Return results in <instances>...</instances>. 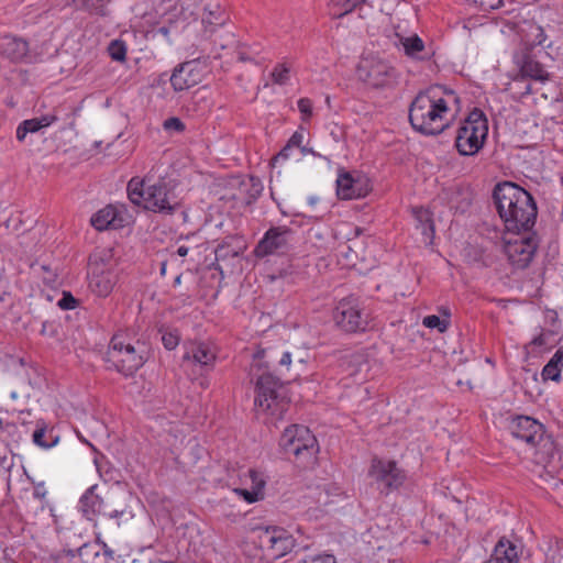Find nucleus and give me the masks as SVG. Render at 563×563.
I'll return each mask as SVG.
<instances>
[{
    "instance_id": "obj_1",
    "label": "nucleus",
    "mask_w": 563,
    "mask_h": 563,
    "mask_svg": "<svg viewBox=\"0 0 563 563\" xmlns=\"http://www.w3.org/2000/svg\"><path fill=\"white\" fill-rule=\"evenodd\" d=\"M154 173L158 179L153 185L146 186L150 179H140L137 177H133L128 183L129 199L132 203L144 209L172 214L174 206L170 202V196L176 186V168L174 166L173 152L169 151L164 154L155 166Z\"/></svg>"
},
{
    "instance_id": "obj_2",
    "label": "nucleus",
    "mask_w": 563,
    "mask_h": 563,
    "mask_svg": "<svg viewBox=\"0 0 563 563\" xmlns=\"http://www.w3.org/2000/svg\"><path fill=\"white\" fill-rule=\"evenodd\" d=\"M500 218L510 231H529L536 223L537 206L532 196L523 188L504 183L493 194Z\"/></svg>"
},
{
    "instance_id": "obj_3",
    "label": "nucleus",
    "mask_w": 563,
    "mask_h": 563,
    "mask_svg": "<svg viewBox=\"0 0 563 563\" xmlns=\"http://www.w3.org/2000/svg\"><path fill=\"white\" fill-rule=\"evenodd\" d=\"M448 111V102L441 96V88L431 87L420 92L411 102L409 121L416 131L435 135L445 129L444 115Z\"/></svg>"
},
{
    "instance_id": "obj_4",
    "label": "nucleus",
    "mask_w": 563,
    "mask_h": 563,
    "mask_svg": "<svg viewBox=\"0 0 563 563\" xmlns=\"http://www.w3.org/2000/svg\"><path fill=\"white\" fill-rule=\"evenodd\" d=\"M146 356L147 346L144 342L118 333L112 336L104 360L109 368L130 376L143 366Z\"/></svg>"
},
{
    "instance_id": "obj_5",
    "label": "nucleus",
    "mask_w": 563,
    "mask_h": 563,
    "mask_svg": "<svg viewBox=\"0 0 563 563\" xmlns=\"http://www.w3.org/2000/svg\"><path fill=\"white\" fill-rule=\"evenodd\" d=\"M488 134V122L484 113L474 109L461 123L455 146L461 155L472 156L483 147Z\"/></svg>"
},
{
    "instance_id": "obj_6",
    "label": "nucleus",
    "mask_w": 563,
    "mask_h": 563,
    "mask_svg": "<svg viewBox=\"0 0 563 563\" xmlns=\"http://www.w3.org/2000/svg\"><path fill=\"white\" fill-rule=\"evenodd\" d=\"M282 389L283 385L277 377L269 373L261 375L256 382L255 405L263 411L269 412L272 416H278V419H280L288 405L280 394Z\"/></svg>"
},
{
    "instance_id": "obj_7",
    "label": "nucleus",
    "mask_w": 563,
    "mask_h": 563,
    "mask_svg": "<svg viewBox=\"0 0 563 563\" xmlns=\"http://www.w3.org/2000/svg\"><path fill=\"white\" fill-rule=\"evenodd\" d=\"M279 445L285 453L295 456L313 457L318 452L316 437L310 430L300 424H292L286 428L280 437Z\"/></svg>"
},
{
    "instance_id": "obj_8",
    "label": "nucleus",
    "mask_w": 563,
    "mask_h": 563,
    "mask_svg": "<svg viewBox=\"0 0 563 563\" xmlns=\"http://www.w3.org/2000/svg\"><path fill=\"white\" fill-rule=\"evenodd\" d=\"M357 77L373 88H385L395 81L396 70L386 60L368 56L361 59Z\"/></svg>"
},
{
    "instance_id": "obj_9",
    "label": "nucleus",
    "mask_w": 563,
    "mask_h": 563,
    "mask_svg": "<svg viewBox=\"0 0 563 563\" xmlns=\"http://www.w3.org/2000/svg\"><path fill=\"white\" fill-rule=\"evenodd\" d=\"M205 14L199 23H195L192 27L186 24L183 27V36L192 45H198L203 38L214 31V26L225 23L227 16L224 10L219 3H208L203 8Z\"/></svg>"
},
{
    "instance_id": "obj_10",
    "label": "nucleus",
    "mask_w": 563,
    "mask_h": 563,
    "mask_svg": "<svg viewBox=\"0 0 563 563\" xmlns=\"http://www.w3.org/2000/svg\"><path fill=\"white\" fill-rule=\"evenodd\" d=\"M333 320L340 329L350 333L363 331L367 325V314L354 297L339 301L333 311Z\"/></svg>"
},
{
    "instance_id": "obj_11",
    "label": "nucleus",
    "mask_w": 563,
    "mask_h": 563,
    "mask_svg": "<svg viewBox=\"0 0 563 563\" xmlns=\"http://www.w3.org/2000/svg\"><path fill=\"white\" fill-rule=\"evenodd\" d=\"M258 542L261 548L273 560L285 556L296 545L294 537L280 527H258Z\"/></svg>"
},
{
    "instance_id": "obj_12",
    "label": "nucleus",
    "mask_w": 563,
    "mask_h": 563,
    "mask_svg": "<svg viewBox=\"0 0 563 563\" xmlns=\"http://www.w3.org/2000/svg\"><path fill=\"white\" fill-rule=\"evenodd\" d=\"M537 250V240L533 234L518 235L504 244V253L508 262L518 269L526 268Z\"/></svg>"
},
{
    "instance_id": "obj_13",
    "label": "nucleus",
    "mask_w": 563,
    "mask_h": 563,
    "mask_svg": "<svg viewBox=\"0 0 563 563\" xmlns=\"http://www.w3.org/2000/svg\"><path fill=\"white\" fill-rule=\"evenodd\" d=\"M368 475L382 490L396 489L405 481V474L398 468L396 462L379 459H373Z\"/></svg>"
},
{
    "instance_id": "obj_14",
    "label": "nucleus",
    "mask_w": 563,
    "mask_h": 563,
    "mask_svg": "<svg viewBox=\"0 0 563 563\" xmlns=\"http://www.w3.org/2000/svg\"><path fill=\"white\" fill-rule=\"evenodd\" d=\"M291 235V230L286 227L271 228L257 243L254 254L257 257L283 254L289 247Z\"/></svg>"
},
{
    "instance_id": "obj_15",
    "label": "nucleus",
    "mask_w": 563,
    "mask_h": 563,
    "mask_svg": "<svg viewBox=\"0 0 563 563\" xmlns=\"http://www.w3.org/2000/svg\"><path fill=\"white\" fill-rule=\"evenodd\" d=\"M183 366H194L200 374L209 372L216 361L214 350L205 342H186L184 345Z\"/></svg>"
},
{
    "instance_id": "obj_16",
    "label": "nucleus",
    "mask_w": 563,
    "mask_h": 563,
    "mask_svg": "<svg viewBox=\"0 0 563 563\" xmlns=\"http://www.w3.org/2000/svg\"><path fill=\"white\" fill-rule=\"evenodd\" d=\"M510 431L515 438L532 446L540 443L544 434L543 426L527 416H520L514 419L510 426Z\"/></svg>"
},
{
    "instance_id": "obj_17",
    "label": "nucleus",
    "mask_w": 563,
    "mask_h": 563,
    "mask_svg": "<svg viewBox=\"0 0 563 563\" xmlns=\"http://www.w3.org/2000/svg\"><path fill=\"white\" fill-rule=\"evenodd\" d=\"M97 485L89 487L79 500V508L88 520H93L98 515L108 516L109 518H118L125 512L124 508L108 511L103 500L95 492Z\"/></svg>"
},
{
    "instance_id": "obj_18",
    "label": "nucleus",
    "mask_w": 563,
    "mask_h": 563,
    "mask_svg": "<svg viewBox=\"0 0 563 563\" xmlns=\"http://www.w3.org/2000/svg\"><path fill=\"white\" fill-rule=\"evenodd\" d=\"M371 190L368 180L364 177L354 178L347 172H341L336 179V194L340 199H358Z\"/></svg>"
},
{
    "instance_id": "obj_19",
    "label": "nucleus",
    "mask_w": 563,
    "mask_h": 563,
    "mask_svg": "<svg viewBox=\"0 0 563 563\" xmlns=\"http://www.w3.org/2000/svg\"><path fill=\"white\" fill-rule=\"evenodd\" d=\"M117 283V275L106 269L101 264H95L90 268L89 288L99 296L107 297L113 289Z\"/></svg>"
},
{
    "instance_id": "obj_20",
    "label": "nucleus",
    "mask_w": 563,
    "mask_h": 563,
    "mask_svg": "<svg viewBox=\"0 0 563 563\" xmlns=\"http://www.w3.org/2000/svg\"><path fill=\"white\" fill-rule=\"evenodd\" d=\"M0 54L12 63H31L29 43L15 36H4L0 43Z\"/></svg>"
},
{
    "instance_id": "obj_21",
    "label": "nucleus",
    "mask_w": 563,
    "mask_h": 563,
    "mask_svg": "<svg viewBox=\"0 0 563 563\" xmlns=\"http://www.w3.org/2000/svg\"><path fill=\"white\" fill-rule=\"evenodd\" d=\"M506 91H508L512 99L515 100H523L531 93H541V97L544 100L551 99L556 100L553 96H549L547 92L541 91L539 87H534L531 84V80L526 78L525 76L518 74L506 87Z\"/></svg>"
},
{
    "instance_id": "obj_22",
    "label": "nucleus",
    "mask_w": 563,
    "mask_h": 563,
    "mask_svg": "<svg viewBox=\"0 0 563 563\" xmlns=\"http://www.w3.org/2000/svg\"><path fill=\"white\" fill-rule=\"evenodd\" d=\"M247 481H250V484H251L250 489L235 488L234 493L238 494L239 496H241L249 504H252V503L263 499V497H264L263 490H264V487L266 484L263 475L255 470H250L245 482L247 483Z\"/></svg>"
},
{
    "instance_id": "obj_23",
    "label": "nucleus",
    "mask_w": 563,
    "mask_h": 563,
    "mask_svg": "<svg viewBox=\"0 0 563 563\" xmlns=\"http://www.w3.org/2000/svg\"><path fill=\"white\" fill-rule=\"evenodd\" d=\"M122 221L117 208L111 205L96 212L90 219L91 225L99 231L117 229Z\"/></svg>"
},
{
    "instance_id": "obj_24",
    "label": "nucleus",
    "mask_w": 563,
    "mask_h": 563,
    "mask_svg": "<svg viewBox=\"0 0 563 563\" xmlns=\"http://www.w3.org/2000/svg\"><path fill=\"white\" fill-rule=\"evenodd\" d=\"M32 441L36 446L47 450L58 444L59 435L54 432L53 427H49L46 421L40 419L35 422Z\"/></svg>"
},
{
    "instance_id": "obj_25",
    "label": "nucleus",
    "mask_w": 563,
    "mask_h": 563,
    "mask_svg": "<svg viewBox=\"0 0 563 563\" xmlns=\"http://www.w3.org/2000/svg\"><path fill=\"white\" fill-rule=\"evenodd\" d=\"M245 249L243 241L236 236H227L216 249V260L218 263H227L236 258Z\"/></svg>"
},
{
    "instance_id": "obj_26",
    "label": "nucleus",
    "mask_w": 563,
    "mask_h": 563,
    "mask_svg": "<svg viewBox=\"0 0 563 563\" xmlns=\"http://www.w3.org/2000/svg\"><path fill=\"white\" fill-rule=\"evenodd\" d=\"M396 36L408 57L419 60L428 57L424 42L417 34L401 35L396 33Z\"/></svg>"
},
{
    "instance_id": "obj_27",
    "label": "nucleus",
    "mask_w": 563,
    "mask_h": 563,
    "mask_svg": "<svg viewBox=\"0 0 563 563\" xmlns=\"http://www.w3.org/2000/svg\"><path fill=\"white\" fill-rule=\"evenodd\" d=\"M57 120L55 114H46L21 122L16 129V139L22 142L29 133H36L41 129L49 126Z\"/></svg>"
},
{
    "instance_id": "obj_28",
    "label": "nucleus",
    "mask_w": 563,
    "mask_h": 563,
    "mask_svg": "<svg viewBox=\"0 0 563 563\" xmlns=\"http://www.w3.org/2000/svg\"><path fill=\"white\" fill-rule=\"evenodd\" d=\"M486 563H519L516 547L505 538H501L494 549V553Z\"/></svg>"
},
{
    "instance_id": "obj_29",
    "label": "nucleus",
    "mask_w": 563,
    "mask_h": 563,
    "mask_svg": "<svg viewBox=\"0 0 563 563\" xmlns=\"http://www.w3.org/2000/svg\"><path fill=\"white\" fill-rule=\"evenodd\" d=\"M519 74L539 84H544L549 78L544 67L529 55L523 57Z\"/></svg>"
},
{
    "instance_id": "obj_30",
    "label": "nucleus",
    "mask_w": 563,
    "mask_h": 563,
    "mask_svg": "<svg viewBox=\"0 0 563 563\" xmlns=\"http://www.w3.org/2000/svg\"><path fill=\"white\" fill-rule=\"evenodd\" d=\"M239 192L231 196L232 199L239 200L245 203H251L253 199H256L262 192V184L260 179L250 177L247 180L238 181Z\"/></svg>"
},
{
    "instance_id": "obj_31",
    "label": "nucleus",
    "mask_w": 563,
    "mask_h": 563,
    "mask_svg": "<svg viewBox=\"0 0 563 563\" xmlns=\"http://www.w3.org/2000/svg\"><path fill=\"white\" fill-rule=\"evenodd\" d=\"M157 330L161 334V340L166 350H174L176 347V334L173 324V312L163 314L157 321Z\"/></svg>"
},
{
    "instance_id": "obj_32",
    "label": "nucleus",
    "mask_w": 563,
    "mask_h": 563,
    "mask_svg": "<svg viewBox=\"0 0 563 563\" xmlns=\"http://www.w3.org/2000/svg\"><path fill=\"white\" fill-rule=\"evenodd\" d=\"M412 212L417 222V228L423 235V242L426 244H430L434 236V225L429 210L423 208H416Z\"/></svg>"
},
{
    "instance_id": "obj_33",
    "label": "nucleus",
    "mask_w": 563,
    "mask_h": 563,
    "mask_svg": "<svg viewBox=\"0 0 563 563\" xmlns=\"http://www.w3.org/2000/svg\"><path fill=\"white\" fill-rule=\"evenodd\" d=\"M563 368V351L558 350L542 369L541 376L543 380H561V372Z\"/></svg>"
},
{
    "instance_id": "obj_34",
    "label": "nucleus",
    "mask_w": 563,
    "mask_h": 563,
    "mask_svg": "<svg viewBox=\"0 0 563 563\" xmlns=\"http://www.w3.org/2000/svg\"><path fill=\"white\" fill-rule=\"evenodd\" d=\"M201 0H178V22L187 21L191 19L192 21L188 22L190 24L189 27H192L195 23H199L197 20L198 13L200 10Z\"/></svg>"
},
{
    "instance_id": "obj_35",
    "label": "nucleus",
    "mask_w": 563,
    "mask_h": 563,
    "mask_svg": "<svg viewBox=\"0 0 563 563\" xmlns=\"http://www.w3.org/2000/svg\"><path fill=\"white\" fill-rule=\"evenodd\" d=\"M271 78L276 85H287L290 80V66L286 63L277 64L271 73Z\"/></svg>"
},
{
    "instance_id": "obj_36",
    "label": "nucleus",
    "mask_w": 563,
    "mask_h": 563,
    "mask_svg": "<svg viewBox=\"0 0 563 563\" xmlns=\"http://www.w3.org/2000/svg\"><path fill=\"white\" fill-rule=\"evenodd\" d=\"M88 548V544H82L77 550L64 551L59 556L57 563H85L82 560V552Z\"/></svg>"
},
{
    "instance_id": "obj_37",
    "label": "nucleus",
    "mask_w": 563,
    "mask_h": 563,
    "mask_svg": "<svg viewBox=\"0 0 563 563\" xmlns=\"http://www.w3.org/2000/svg\"><path fill=\"white\" fill-rule=\"evenodd\" d=\"M422 324L429 329H437L439 332L443 333L448 330L450 321L449 319H440L435 314L427 316L422 320Z\"/></svg>"
},
{
    "instance_id": "obj_38",
    "label": "nucleus",
    "mask_w": 563,
    "mask_h": 563,
    "mask_svg": "<svg viewBox=\"0 0 563 563\" xmlns=\"http://www.w3.org/2000/svg\"><path fill=\"white\" fill-rule=\"evenodd\" d=\"M563 554L559 541L550 543L545 552V563H562Z\"/></svg>"
},
{
    "instance_id": "obj_39",
    "label": "nucleus",
    "mask_w": 563,
    "mask_h": 563,
    "mask_svg": "<svg viewBox=\"0 0 563 563\" xmlns=\"http://www.w3.org/2000/svg\"><path fill=\"white\" fill-rule=\"evenodd\" d=\"M365 2L366 0H335L334 4L342 8V12L338 16L342 18L343 15L351 13L356 7Z\"/></svg>"
},
{
    "instance_id": "obj_40",
    "label": "nucleus",
    "mask_w": 563,
    "mask_h": 563,
    "mask_svg": "<svg viewBox=\"0 0 563 563\" xmlns=\"http://www.w3.org/2000/svg\"><path fill=\"white\" fill-rule=\"evenodd\" d=\"M297 104L302 121H308L312 117V101L309 98H300Z\"/></svg>"
},
{
    "instance_id": "obj_41",
    "label": "nucleus",
    "mask_w": 563,
    "mask_h": 563,
    "mask_svg": "<svg viewBox=\"0 0 563 563\" xmlns=\"http://www.w3.org/2000/svg\"><path fill=\"white\" fill-rule=\"evenodd\" d=\"M110 56L114 60H123L125 58V47L122 43L117 41L112 42L109 46Z\"/></svg>"
},
{
    "instance_id": "obj_42",
    "label": "nucleus",
    "mask_w": 563,
    "mask_h": 563,
    "mask_svg": "<svg viewBox=\"0 0 563 563\" xmlns=\"http://www.w3.org/2000/svg\"><path fill=\"white\" fill-rule=\"evenodd\" d=\"M299 563H336V560L334 555L324 553L307 558Z\"/></svg>"
},
{
    "instance_id": "obj_43",
    "label": "nucleus",
    "mask_w": 563,
    "mask_h": 563,
    "mask_svg": "<svg viewBox=\"0 0 563 563\" xmlns=\"http://www.w3.org/2000/svg\"><path fill=\"white\" fill-rule=\"evenodd\" d=\"M77 300L69 292H64L63 298L58 301V306L65 310L74 309Z\"/></svg>"
},
{
    "instance_id": "obj_44",
    "label": "nucleus",
    "mask_w": 563,
    "mask_h": 563,
    "mask_svg": "<svg viewBox=\"0 0 563 563\" xmlns=\"http://www.w3.org/2000/svg\"><path fill=\"white\" fill-rule=\"evenodd\" d=\"M15 424L9 421H4L0 418V440L4 441L5 437L11 434L14 431Z\"/></svg>"
},
{
    "instance_id": "obj_45",
    "label": "nucleus",
    "mask_w": 563,
    "mask_h": 563,
    "mask_svg": "<svg viewBox=\"0 0 563 563\" xmlns=\"http://www.w3.org/2000/svg\"><path fill=\"white\" fill-rule=\"evenodd\" d=\"M34 498L38 499L41 503L46 504L47 489L44 483H38L35 485L33 490Z\"/></svg>"
},
{
    "instance_id": "obj_46",
    "label": "nucleus",
    "mask_w": 563,
    "mask_h": 563,
    "mask_svg": "<svg viewBox=\"0 0 563 563\" xmlns=\"http://www.w3.org/2000/svg\"><path fill=\"white\" fill-rule=\"evenodd\" d=\"M302 142H303V133L300 131H296L291 135V137L288 140L287 145L291 148H294V147L301 148Z\"/></svg>"
},
{
    "instance_id": "obj_47",
    "label": "nucleus",
    "mask_w": 563,
    "mask_h": 563,
    "mask_svg": "<svg viewBox=\"0 0 563 563\" xmlns=\"http://www.w3.org/2000/svg\"><path fill=\"white\" fill-rule=\"evenodd\" d=\"M549 335H551V332H541L539 335L531 340L530 344L534 346H544L549 343Z\"/></svg>"
},
{
    "instance_id": "obj_48",
    "label": "nucleus",
    "mask_w": 563,
    "mask_h": 563,
    "mask_svg": "<svg viewBox=\"0 0 563 563\" xmlns=\"http://www.w3.org/2000/svg\"><path fill=\"white\" fill-rule=\"evenodd\" d=\"M291 147H289L287 144L285 147L273 158V165L280 161H286L290 156Z\"/></svg>"
},
{
    "instance_id": "obj_49",
    "label": "nucleus",
    "mask_w": 563,
    "mask_h": 563,
    "mask_svg": "<svg viewBox=\"0 0 563 563\" xmlns=\"http://www.w3.org/2000/svg\"><path fill=\"white\" fill-rule=\"evenodd\" d=\"M216 44H218L217 41H214ZM234 43V36L233 34H227V40L224 42H219V46L220 48L224 49L227 47H229L231 44Z\"/></svg>"
},
{
    "instance_id": "obj_50",
    "label": "nucleus",
    "mask_w": 563,
    "mask_h": 563,
    "mask_svg": "<svg viewBox=\"0 0 563 563\" xmlns=\"http://www.w3.org/2000/svg\"><path fill=\"white\" fill-rule=\"evenodd\" d=\"M300 152H301L302 155L310 154V155H313V156H317V157H322V158L329 161L325 156L320 155L319 153L314 152L311 147H308V146H305V145H302V147L300 148Z\"/></svg>"
},
{
    "instance_id": "obj_51",
    "label": "nucleus",
    "mask_w": 563,
    "mask_h": 563,
    "mask_svg": "<svg viewBox=\"0 0 563 563\" xmlns=\"http://www.w3.org/2000/svg\"><path fill=\"white\" fill-rule=\"evenodd\" d=\"M290 363H291V354L289 352H285L279 360V364L282 366L288 367L290 365Z\"/></svg>"
},
{
    "instance_id": "obj_52",
    "label": "nucleus",
    "mask_w": 563,
    "mask_h": 563,
    "mask_svg": "<svg viewBox=\"0 0 563 563\" xmlns=\"http://www.w3.org/2000/svg\"><path fill=\"white\" fill-rule=\"evenodd\" d=\"M165 130H176V117H172L164 122Z\"/></svg>"
},
{
    "instance_id": "obj_53",
    "label": "nucleus",
    "mask_w": 563,
    "mask_h": 563,
    "mask_svg": "<svg viewBox=\"0 0 563 563\" xmlns=\"http://www.w3.org/2000/svg\"><path fill=\"white\" fill-rule=\"evenodd\" d=\"M536 31H537V44L542 45L545 40L544 32H543L542 27H540V26L536 27Z\"/></svg>"
},
{
    "instance_id": "obj_54",
    "label": "nucleus",
    "mask_w": 563,
    "mask_h": 563,
    "mask_svg": "<svg viewBox=\"0 0 563 563\" xmlns=\"http://www.w3.org/2000/svg\"><path fill=\"white\" fill-rule=\"evenodd\" d=\"M190 65H191L190 62L180 64L179 67H178V77L180 75H183L185 71L189 70Z\"/></svg>"
},
{
    "instance_id": "obj_55",
    "label": "nucleus",
    "mask_w": 563,
    "mask_h": 563,
    "mask_svg": "<svg viewBox=\"0 0 563 563\" xmlns=\"http://www.w3.org/2000/svg\"><path fill=\"white\" fill-rule=\"evenodd\" d=\"M189 249L186 246H178V256H186L188 254Z\"/></svg>"
},
{
    "instance_id": "obj_56",
    "label": "nucleus",
    "mask_w": 563,
    "mask_h": 563,
    "mask_svg": "<svg viewBox=\"0 0 563 563\" xmlns=\"http://www.w3.org/2000/svg\"><path fill=\"white\" fill-rule=\"evenodd\" d=\"M158 31H159V33H162L165 36H167L169 34V30L165 26L159 27Z\"/></svg>"
},
{
    "instance_id": "obj_57",
    "label": "nucleus",
    "mask_w": 563,
    "mask_h": 563,
    "mask_svg": "<svg viewBox=\"0 0 563 563\" xmlns=\"http://www.w3.org/2000/svg\"><path fill=\"white\" fill-rule=\"evenodd\" d=\"M176 78V68H174L172 70V74H170V84L175 87V84H174V80Z\"/></svg>"
},
{
    "instance_id": "obj_58",
    "label": "nucleus",
    "mask_w": 563,
    "mask_h": 563,
    "mask_svg": "<svg viewBox=\"0 0 563 563\" xmlns=\"http://www.w3.org/2000/svg\"><path fill=\"white\" fill-rule=\"evenodd\" d=\"M166 265H167L166 262H162L161 263V274L162 275H165V273H166Z\"/></svg>"
},
{
    "instance_id": "obj_59",
    "label": "nucleus",
    "mask_w": 563,
    "mask_h": 563,
    "mask_svg": "<svg viewBox=\"0 0 563 563\" xmlns=\"http://www.w3.org/2000/svg\"><path fill=\"white\" fill-rule=\"evenodd\" d=\"M177 126H178V132H180L185 129L184 124L179 120H178Z\"/></svg>"
},
{
    "instance_id": "obj_60",
    "label": "nucleus",
    "mask_w": 563,
    "mask_h": 563,
    "mask_svg": "<svg viewBox=\"0 0 563 563\" xmlns=\"http://www.w3.org/2000/svg\"><path fill=\"white\" fill-rule=\"evenodd\" d=\"M443 314H445L448 318L450 317V312L448 309H442Z\"/></svg>"
},
{
    "instance_id": "obj_61",
    "label": "nucleus",
    "mask_w": 563,
    "mask_h": 563,
    "mask_svg": "<svg viewBox=\"0 0 563 563\" xmlns=\"http://www.w3.org/2000/svg\"><path fill=\"white\" fill-rule=\"evenodd\" d=\"M239 59L242 62L247 60V58L243 54L240 55Z\"/></svg>"
},
{
    "instance_id": "obj_62",
    "label": "nucleus",
    "mask_w": 563,
    "mask_h": 563,
    "mask_svg": "<svg viewBox=\"0 0 563 563\" xmlns=\"http://www.w3.org/2000/svg\"><path fill=\"white\" fill-rule=\"evenodd\" d=\"M183 216H184V220L186 221L187 220V213L183 212Z\"/></svg>"
}]
</instances>
